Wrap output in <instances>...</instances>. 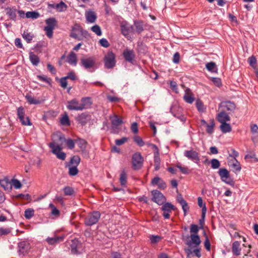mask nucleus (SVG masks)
Segmentation results:
<instances>
[{
    "label": "nucleus",
    "mask_w": 258,
    "mask_h": 258,
    "mask_svg": "<svg viewBox=\"0 0 258 258\" xmlns=\"http://www.w3.org/2000/svg\"><path fill=\"white\" fill-rule=\"evenodd\" d=\"M80 64L85 70L92 72L96 69V59L93 56L84 55L81 58Z\"/></svg>",
    "instance_id": "f257e3e1"
},
{
    "label": "nucleus",
    "mask_w": 258,
    "mask_h": 258,
    "mask_svg": "<svg viewBox=\"0 0 258 258\" xmlns=\"http://www.w3.org/2000/svg\"><path fill=\"white\" fill-rule=\"evenodd\" d=\"M101 214L98 211H93L87 214L84 219V224L88 226H91L96 224L100 218Z\"/></svg>",
    "instance_id": "f03ea898"
},
{
    "label": "nucleus",
    "mask_w": 258,
    "mask_h": 258,
    "mask_svg": "<svg viewBox=\"0 0 258 258\" xmlns=\"http://www.w3.org/2000/svg\"><path fill=\"white\" fill-rule=\"evenodd\" d=\"M144 159L141 153L136 152L132 156V167L135 170H140L143 167Z\"/></svg>",
    "instance_id": "7ed1b4c3"
},
{
    "label": "nucleus",
    "mask_w": 258,
    "mask_h": 258,
    "mask_svg": "<svg viewBox=\"0 0 258 258\" xmlns=\"http://www.w3.org/2000/svg\"><path fill=\"white\" fill-rule=\"evenodd\" d=\"M49 147L52 149V152L55 154L59 159L64 160L66 157L65 153L61 152L62 148L60 145L56 144L54 142L50 143Z\"/></svg>",
    "instance_id": "20e7f679"
},
{
    "label": "nucleus",
    "mask_w": 258,
    "mask_h": 258,
    "mask_svg": "<svg viewBox=\"0 0 258 258\" xmlns=\"http://www.w3.org/2000/svg\"><path fill=\"white\" fill-rule=\"evenodd\" d=\"M104 66L106 69L113 68L116 64L115 56L112 51L108 52L104 58Z\"/></svg>",
    "instance_id": "39448f33"
},
{
    "label": "nucleus",
    "mask_w": 258,
    "mask_h": 258,
    "mask_svg": "<svg viewBox=\"0 0 258 258\" xmlns=\"http://www.w3.org/2000/svg\"><path fill=\"white\" fill-rule=\"evenodd\" d=\"M161 208V211L163 212L162 216L166 219H169L170 217V213L172 211L176 210V207L170 203L166 202L163 205Z\"/></svg>",
    "instance_id": "423d86ee"
},
{
    "label": "nucleus",
    "mask_w": 258,
    "mask_h": 258,
    "mask_svg": "<svg viewBox=\"0 0 258 258\" xmlns=\"http://www.w3.org/2000/svg\"><path fill=\"white\" fill-rule=\"evenodd\" d=\"M218 174L222 181L231 185L234 184L233 180L230 177L229 172L226 168H220L219 170Z\"/></svg>",
    "instance_id": "0eeeda50"
},
{
    "label": "nucleus",
    "mask_w": 258,
    "mask_h": 258,
    "mask_svg": "<svg viewBox=\"0 0 258 258\" xmlns=\"http://www.w3.org/2000/svg\"><path fill=\"white\" fill-rule=\"evenodd\" d=\"M219 109L228 114H231L235 110L236 105L233 102L231 101H223L220 104Z\"/></svg>",
    "instance_id": "6e6552de"
},
{
    "label": "nucleus",
    "mask_w": 258,
    "mask_h": 258,
    "mask_svg": "<svg viewBox=\"0 0 258 258\" xmlns=\"http://www.w3.org/2000/svg\"><path fill=\"white\" fill-rule=\"evenodd\" d=\"M152 194L153 195L152 200L158 205H162L166 203V198L160 191L154 190L152 191Z\"/></svg>",
    "instance_id": "1a4fd4ad"
},
{
    "label": "nucleus",
    "mask_w": 258,
    "mask_h": 258,
    "mask_svg": "<svg viewBox=\"0 0 258 258\" xmlns=\"http://www.w3.org/2000/svg\"><path fill=\"white\" fill-rule=\"evenodd\" d=\"M17 115L21 123L24 125H30L31 123L28 116H25V110L23 107H20L17 109Z\"/></svg>",
    "instance_id": "9d476101"
},
{
    "label": "nucleus",
    "mask_w": 258,
    "mask_h": 258,
    "mask_svg": "<svg viewBox=\"0 0 258 258\" xmlns=\"http://www.w3.org/2000/svg\"><path fill=\"white\" fill-rule=\"evenodd\" d=\"M184 156L196 163L198 164L200 161L199 153L193 149L185 150Z\"/></svg>",
    "instance_id": "9b49d317"
},
{
    "label": "nucleus",
    "mask_w": 258,
    "mask_h": 258,
    "mask_svg": "<svg viewBox=\"0 0 258 258\" xmlns=\"http://www.w3.org/2000/svg\"><path fill=\"white\" fill-rule=\"evenodd\" d=\"M190 238V240L185 242V244L189 247H197L200 244L201 241L200 236L198 234H191Z\"/></svg>",
    "instance_id": "f8f14e48"
},
{
    "label": "nucleus",
    "mask_w": 258,
    "mask_h": 258,
    "mask_svg": "<svg viewBox=\"0 0 258 258\" xmlns=\"http://www.w3.org/2000/svg\"><path fill=\"white\" fill-rule=\"evenodd\" d=\"M120 27L121 33L125 37L135 33L134 26L126 22L122 23Z\"/></svg>",
    "instance_id": "ddd939ff"
},
{
    "label": "nucleus",
    "mask_w": 258,
    "mask_h": 258,
    "mask_svg": "<svg viewBox=\"0 0 258 258\" xmlns=\"http://www.w3.org/2000/svg\"><path fill=\"white\" fill-rule=\"evenodd\" d=\"M67 107L70 110L77 111H81L83 108L81 106V104L79 103L78 100L76 98L68 101V104Z\"/></svg>",
    "instance_id": "4468645a"
},
{
    "label": "nucleus",
    "mask_w": 258,
    "mask_h": 258,
    "mask_svg": "<svg viewBox=\"0 0 258 258\" xmlns=\"http://www.w3.org/2000/svg\"><path fill=\"white\" fill-rule=\"evenodd\" d=\"M30 249V244L27 241H21L18 243V251L20 254L24 255Z\"/></svg>",
    "instance_id": "2eb2a0df"
},
{
    "label": "nucleus",
    "mask_w": 258,
    "mask_h": 258,
    "mask_svg": "<svg viewBox=\"0 0 258 258\" xmlns=\"http://www.w3.org/2000/svg\"><path fill=\"white\" fill-rule=\"evenodd\" d=\"M82 27L78 24H75L72 27V31L70 34V36L73 38L78 39V40H82V38H79V36L78 35L79 32H80L82 29Z\"/></svg>",
    "instance_id": "dca6fc26"
},
{
    "label": "nucleus",
    "mask_w": 258,
    "mask_h": 258,
    "mask_svg": "<svg viewBox=\"0 0 258 258\" xmlns=\"http://www.w3.org/2000/svg\"><path fill=\"white\" fill-rule=\"evenodd\" d=\"M152 185H157L160 189H164L166 188V184L161 178L156 176L152 179L151 181Z\"/></svg>",
    "instance_id": "f3484780"
},
{
    "label": "nucleus",
    "mask_w": 258,
    "mask_h": 258,
    "mask_svg": "<svg viewBox=\"0 0 258 258\" xmlns=\"http://www.w3.org/2000/svg\"><path fill=\"white\" fill-rule=\"evenodd\" d=\"M220 112L217 115V119L219 122H224L230 120V117L228 113L219 110Z\"/></svg>",
    "instance_id": "a211bd4d"
},
{
    "label": "nucleus",
    "mask_w": 258,
    "mask_h": 258,
    "mask_svg": "<svg viewBox=\"0 0 258 258\" xmlns=\"http://www.w3.org/2000/svg\"><path fill=\"white\" fill-rule=\"evenodd\" d=\"M123 56L126 61L132 63L135 58V53L133 50L125 49L123 51Z\"/></svg>",
    "instance_id": "6ab92c4d"
},
{
    "label": "nucleus",
    "mask_w": 258,
    "mask_h": 258,
    "mask_svg": "<svg viewBox=\"0 0 258 258\" xmlns=\"http://www.w3.org/2000/svg\"><path fill=\"white\" fill-rule=\"evenodd\" d=\"M184 100L187 103L191 104L195 100L194 94L189 88L186 89L183 96Z\"/></svg>",
    "instance_id": "aec40b11"
},
{
    "label": "nucleus",
    "mask_w": 258,
    "mask_h": 258,
    "mask_svg": "<svg viewBox=\"0 0 258 258\" xmlns=\"http://www.w3.org/2000/svg\"><path fill=\"white\" fill-rule=\"evenodd\" d=\"M228 164L235 171H240L241 169L239 162L235 158H234V159H229L228 161Z\"/></svg>",
    "instance_id": "412c9836"
},
{
    "label": "nucleus",
    "mask_w": 258,
    "mask_h": 258,
    "mask_svg": "<svg viewBox=\"0 0 258 258\" xmlns=\"http://www.w3.org/2000/svg\"><path fill=\"white\" fill-rule=\"evenodd\" d=\"M81 102L82 103H81V106L83 107L82 110L84 109L89 108L92 104L91 98L89 97L82 98L81 99Z\"/></svg>",
    "instance_id": "4be33fe9"
},
{
    "label": "nucleus",
    "mask_w": 258,
    "mask_h": 258,
    "mask_svg": "<svg viewBox=\"0 0 258 258\" xmlns=\"http://www.w3.org/2000/svg\"><path fill=\"white\" fill-rule=\"evenodd\" d=\"M86 18L87 23H93L96 21L97 16L94 12L90 11L86 13Z\"/></svg>",
    "instance_id": "5701e85b"
},
{
    "label": "nucleus",
    "mask_w": 258,
    "mask_h": 258,
    "mask_svg": "<svg viewBox=\"0 0 258 258\" xmlns=\"http://www.w3.org/2000/svg\"><path fill=\"white\" fill-rule=\"evenodd\" d=\"M112 127L117 128L122 123V120L117 115H114L110 118Z\"/></svg>",
    "instance_id": "b1692460"
},
{
    "label": "nucleus",
    "mask_w": 258,
    "mask_h": 258,
    "mask_svg": "<svg viewBox=\"0 0 258 258\" xmlns=\"http://www.w3.org/2000/svg\"><path fill=\"white\" fill-rule=\"evenodd\" d=\"M240 243L238 241H235L232 243V251L235 255H239L241 253V248L240 247Z\"/></svg>",
    "instance_id": "393cba45"
},
{
    "label": "nucleus",
    "mask_w": 258,
    "mask_h": 258,
    "mask_svg": "<svg viewBox=\"0 0 258 258\" xmlns=\"http://www.w3.org/2000/svg\"><path fill=\"white\" fill-rule=\"evenodd\" d=\"M67 61L70 64L76 66L77 63V55L74 52H71L68 56Z\"/></svg>",
    "instance_id": "a878e982"
},
{
    "label": "nucleus",
    "mask_w": 258,
    "mask_h": 258,
    "mask_svg": "<svg viewBox=\"0 0 258 258\" xmlns=\"http://www.w3.org/2000/svg\"><path fill=\"white\" fill-rule=\"evenodd\" d=\"M59 140H64L67 144V147L70 149H73L75 147V145L76 144V140H72L71 139H65L64 136L63 135H61L59 137Z\"/></svg>",
    "instance_id": "bb28decb"
},
{
    "label": "nucleus",
    "mask_w": 258,
    "mask_h": 258,
    "mask_svg": "<svg viewBox=\"0 0 258 258\" xmlns=\"http://www.w3.org/2000/svg\"><path fill=\"white\" fill-rule=\"evenodd\" d=\"M63 236H54L53 237H48L46 240L48 244L53 245L63 240Z\"/></svg>",
    "instance_id": "cd10ccee"
},
{
    "label": "nucleus",
    "mask_w": 258,
    "mask_h": 258,
    "mask_svg": "<svg viewBox=\"0 0 258 258\" xmlns=\"http://www.w3.org/2000/svg\"><path fill=\"white\" fill-rule=\"evenodd\" d=\"M76 144L79 147L80 151L84 152L87 145V142L82 139L78 138L76 140Z\"/></svg>",
    "instance_id": "c85d7f7f"
},
{
    "label": "nucleus",
    "mask_w": 258,
    "mask_h": 258,
    "mask_svg": "<svg viewBox=\"0 0 258 258\" xmlns=\"http://www.w3.org/2000/svg\"><path fill=\"white\" fill-rule=\"evenodd\" d=\"M29 58L30 61L34 66H37L40 62V59L38 56L33 52L29 53Z\"/></svg>",
    "instance_id": "c756f323"
},
{
    "label": "nucleus",
    "mask_w": 258,
    "mask_h": 258,
    "mask_svg": "<svg viewBox=\"0 0 258 258\" xmlns=\"http://www.w3.org/2000/svg\"><path fill=\"white\" fill-rule=\"evenodd\" d=\"M221 124L220 126V128L222 133H227L231 131L232 128L230 124L226 123V122H221Z\"/></svg>",
    "instance_id": "7c9ffc66"
},
{
    "label": "nucleus",
    "mask_w": 258,
    "mask_h": 258,
    "mask_svg": "<svg viewBox=\"0 0 258 258\" xmlns=\"http://www.w3.org/2000/svg\"><path fill=\"white\" fill-rule=\"evenodd\" d=\"M215 121L214 119H211L209 121V123H208L206 126V132L209 134H212L214 132V127L215 126Z\"/></svg>",
    "instance_id": "2f4dec72"
},
{
    "label": "nucleus",
    "mask_w": 258,
    "mask_h": 258,
    "mask_svg": "<svg viewBox=\"0 0 258 258\" xmlns=\"http://www.w3.org/2000/svg\"><path fill=\"white\" fill-rule=\"evenodd\" d=\"M45 22L47 24L46 27L51 28L52 29H54L57 23L54 18H48L45 20Z\"/></svg>",
    "instance_id": "473e14b6"
},
{
    "label": "nucleus",
    "mask_w": 258,
    "mask_h": 258,
    "mask_svg": "<svg viewBox=\"0 0 258 258\" xmlns=\"http://www.w3.org/2000/svg\"><path fill=\"white\" fill-rule=\"evenodd\" d=\"M25 98L30 104H39L41 103V101L39 99H35L31 95H27Z\"/></svg>",
    "instance_id": "72a5a7b5"
},
{
    "label": "nucleus",
    "mask_w": 258,
    "mask_h": 258,
    "mask_svg": "<svg viewBox=\"0 0 258 258\" xmlns=\"http://www.w3.org/2000/svg\"><path fill=\"white\" fill-rule=\"evenodd\" d=\"M79 242L78 240L74 239L72 240V243L70 246L71 247V252L74 254L77 253V247L78 245L79 244Z\"/></svg>",
    "instance_id": "f704fd0d"
},
{
    "label": "nucleus",
    "mask_w": 258,
    "mask_h": 258,
    "mask_svg": "<svg viewBox=\"0 0 258 258\" xmlns=\"http://www.w3.org/2000/svg\"><path fill=\"white\" fill-rule=\"evenodd\" d=\"M134 24L135 26V32L141 33L144 30L143 24L142 22H135Z\"/></svg>",
    "instance_id": "c9c22d12"
},
{
    "label": "nucleus",
    "mask_w": 258,
    "mask_h": 258,
    "mask_svg": "<svg viewBox=\"0 0 258 258\" xmlns=\"http://www.w3.org/2000/svg\"><path fill=\"white\" fill-rule=\"evenodd\" d=\"M0 185L5 190H9L11 188V183L8 179H3L0 180Z\"/></svg>",
    "instance_id": "e433bc0d"
},
{
    "label": "nucleus",
    "mask_w": 258,
    "mask_h": 258,
    "mask_svg": "<svg viewBox=\"0 0 258 258\" xmlns=\"http://www.w3.org/2000/svg\"><path fill=\"white\" fill-rule=\"evenodd\" d=\"M7 14L9 18L12 20H15L16 18V10L8 8L6 9Z\"/></svg>",
    "instance_id": "4c0bfd02"
},
{
    "label": "nucleus",
    "mask_w": 258,
    "mask_h": 258,
    "mask_svg": "<svg viewBox=\"0 0 258 258\" xmlns=\"http://www.w3.org/2000/svg\"><path fill=\"white\" fill-rule=\"evenodd\" d=\"M127 175L125 171H122L120 175L119 181L121 185L125 186L126 184Z\"/></svg>",
    "instance_id": "58836bf2"
},
{
    "label": "nucleus",
    "mask_w": 258,
    "mask_h": 258,
    "mask_svg": "<svg viewBox=\"0 0 258 258\" xmlns=\"http://www.w3.org/2000/svg\"><path fill=\"white\" fill-rule=\"evenodd\" d=\"M206 68L208 71L212 72H215L217 70L216 63L213 61L208 62L206 65Z\"/></svg>",
    "instance_id": "ea45409f"
},
{
    "label": "nucleus",
    "mask_w": 258,
    "mask_h": 258,
    "mask_svg": "<svg viewBox=\"0 0 258 258\" xmlns=\"http://www.w3.org/2000/svg\"><path fill=\"white\" fill-rule=\"evenodd\" d=\"M39 16L40 14L38 12L35 11L27 12L26 13V17L27 18H32L33 19H36L39 18Z\"/></svg>",
    "instance_id": "a19ab883"
},
{
    "label": "nucleus",
    "mask_w": 258,
    "mask_h": 258,
    "mask_svg": "<svg viewBox=\"0 0 258 258\" xmlns=\"http://www.w3.org/2000/svg\"><path fill=\"white\" fill-rule=\"evenodd\" d=\"M34 215V210L33 209L29 208L26 209L24 212V216L26 219H30Z\"/></svg>",
    "instance_id": "79ce46f5"
},
{
    "label": "nucleus",
    "mask_w": 258,
    "mask_h": 258,
    "mask_svg": "<svg viewBox=\"0 0 258 258\" xmlns=\"http://www.w3.org/2000/svg\"><path fill=\"white\" fill-rule=\"evenodd\" d=\"M245 160L248 162H257V159L255 157V154L253 153H251L250 154H247L245 156Z\"/></svg>",
    "instance_id": "37998d69"
},
{
    "label": "nucleus",
    "mask_w": 258,
    "mask_h": 258,
    "mask_svg": "<svg viewBox=\"0 0 258 258\" xmlns=\"http://www.w3.org/2000/svg\"><path fill=\"white\" fill-rule=\"evenodd\" d=\"M23 37L28 43H30L33 38V35L28 31H24L22 34Z\"/></svg>",
    "instance_id": "c03bdc74"
},
{
    "label": "nucleus",
    "mask_w": 258,
    "mask_h": 258,
    "mask_svg": "<svg viewBox=\"0 0 258 258\" xmlns=\"http://www.w3.org/2000/svg\"><path fill=\"white\" fill-rule=\"evenodd\" d=\"M63 191L65 196H72L74 194V189L69 186H65L63 188Z\"/></svg>",
    "instance_id": "a18cd8bd"
},
{
    "label": "nucleus",
    "mask_w": 258,
    "mask_h": 258,
    "mask_svg": "<svg viewBox=\"0 0 258 258\" xmlns=\"http://www.w3.org/2000/svg\"><path fill=\"white\" fill-rule=\"evenodd\" d=\"M210 163L211 164V168L214 169H218L220 166V162L217 159H212L210 161Z\"/></svg>",
    "instance_id": "49530a36"
},
{
    "label": "nucleus",
    "mask_w": 258,
    "mask_h": 258,
    "mask_svg": "<svg viewBox=\"0 0 258 258\" xmlns=\"http://www.w3.org/2000/svg\"><path fill=\"white\" fill-rule=\"evenodd\" d=\"M49 207L51 209V215L58 217L60 214L59 211L53 205V204L50 203L49 205Z\"/></svg>",
    "instance_id": "de8ad7c7"
},
{
    "label": "nucleus",
    "mask_w": 258,
    "mask_h": 258,
    "mask_svg": "<svg viewBox=\"0 0 258 258\" xmlns=\"http://www.w3.org/2000/svg\"><path fill=\"white\" fill-rule=\"evenodd\" d=\"M91 30L98 36H101L102 35L100 27L98 25H95L92 26L91 28Z\"/></svg>",
    "instance_id": "09e8293b"
},
{
    "label": "nucleus",
    "mask_w": 258,
    "mask_h": 258,
    "mask_svg": "<svg viewBox=\"0 0 258 258\" xmlns=\"http://www.w3.org/2000/svg\"><path fill=\"white\" fill-rule=\"evenodd\" d=\"M80 158L78 156H74L70 160V163L74 166H77L80 162Z\"/></svg>",
    "instance_id": "8fccbe9b"
},
{
    "label": "nucleus",
    "mask_w": 258,
    "mask_h": 258,
    "mask_svg": "<svg viewBox=\"0 0 258 258\" xmlns=\"http://www.w3.org/2000/svg\"><path fill=\"white\" fill-rule=\"evenodd\" d=\"M88 115L85 113H82L79 116V121L82 124L85 125L87 123Z\"/></svg>",
    "instance_id": "3c124183"
},
{
    "label": "nucleus",
    "mask_w": 258,
    "mask_h": 258,
    "mask_svg": "<svg viewBox=\"0 0 258 258\" xmlns=\"http://www.w3.org/2000/svg\"><path fill=\"white\" fill-rule=\"evenodd\" d=\"M37 78L40 81L47 83L49 84H51V79L47 77L46 76L38 75Z\"/></svg>",
    "instance_id": "603ef678"
},
{
    "label": "nucleus",
    "mask_w": 258,
    "mask_h": 258,
    "mask_svg": "<svg viewBox=\"0 0 258 258\" xmlns=\"http://www.w3.org/2000/svg\"><path fill=\"white\" fill-rule=\"evenodd\" d=\"M67 5L63 2H60L59 4L55 5V8L59 12H63L67 8Z\"/></svg>",
    "instance_id": "864d4df0"
},
{
    "label": "nucleus",
    "mask_w": 258,
    "mask_h": 258,
    "mask_svg": "<svg viewBox=\"0 0 258 258\" xmlns=\"http://www.w3.org/2000/svg\"><path fill=\"white\" fill-rule=\"evenodd\" d=\"M161 237L159 235H151L150 240L152 244H155L161 240Z\"/></svg>",
    "instance_id": "5fc2aeb1"
},
{
    "label": "nucleus",
    "mask_w": 258,
    "mask_h": 258,
    "mask_svg": "<svg viewBox=\"0 0 258 258\" xmlns=\"http://www.w3.org/2000/svg\"><path fill=\"white\" fill-rule=\"evenodd\" d=\"M78 173L77 166H73L69 167V174L71 176L76 175Z\"/></svg>",
    "instance_id": "6e6d98bb"
},
{
    "label": "nucleus",
    "mask_w": 258,
    "mask_h": 258,
    "mask_svg": "<svg viewBox=\"0 0 258 258\" xmlns=\"http://www.w3.org/2000/svg\"><path fill=\"white\" fill-rule=\"evenodd\" d=\"M250 130L254 137H258V126L256 124L251 125Z\"/></svg>",
    "instance_id": "4d7b16f0"
},
{
    "label": "nucleus",
    "mask_w": 258,
    "mask_h": 258,
    "mask_svg": "<svg viewBox=\"0 0 258 258\" xmlns=\"http://www.w3.org/2000/svg\"><path fill=\"white\" fill-rule=\"evenodd\" d=\"M11 183V185L12 184L16 189L20 188L22 186L20 181L17 179H13Z\"/></svg>",
    "instance_id": "13d9d810"
},
{
    "label": "nucleus",
    "mask_w": 258,
    "mask_h": 258,
    "mask_svg": "<svg viewBox=\"0 0 258 258\" xmlns=\"http://www.w3.org/2000/svg\"><path fill=\"white\" fill-rule=\"evenodd\" d=\"M200 228L196 224H191L190 227V232L191 234H198Z\"/></svg>",
    "instance_id": "bf43d9fd"
},
{
    "label": "nucleus",
    "mask_w": 258,
    "mask_h": 258,
    "mask_svg": "<svg viewBox=\"0 0 258 258\" xmlns=\"http://www.w3.org/2000/svg\"><path fill=\"white\" fill-rule=\"evenodd\" d=\"M128 139V138L123 137L121 139L115 140V143L117 146H121L126 142Z\"/></svg>",
    "instance_id": "052dcab7"
},
{
    "label": "nucleus",
    "mask_w": 258,
    "mask_h": 258,
    "mask_svg": "<svg viewBox=\"0 0 258 258\" xmlns=\"http://www.w3.org/2000/svg\"><path fill=\"white\" fill-rule=\"evenodd\" d=\"M239 155V153L238 152H237L236 150H235L233 149H231V153L229 154V156L228 157V160L229 159H234V158H235L238 157Z\"/></svg>",
    "instance_id": "680f3d73"
},
{
    "label": "nucleus",
    "mask_w": 258,
    "mask_h": 258,
    "mask_svg": "<svg viewBox=\"0 0 258 258\" xmlns=\"http://www.w3.org/2000/svg\"><path fill=\"white\" fill-rule=\"evenodd\" d=\"M134 141L140 147H142L145 145L144 141L139 136H135L134 138Z\"/></svg>",
    "instance_id": "e2e57ef3"
},
{
    "label": "nucleus",
    "mask_w": 258,
    "mask_h": 258,
    "mask_svg": "<svg viewBox=\"0 0 258 258\" xmlns=\"http://www.w3.org/2000/svg\"><path fill=\"white\" fill-rule=\"evenodd\" d=\"M196 107L198 110L200 112H203L204 110V105L203 102L200 100H197L196 101Z\"/></svg>",
    "instance_id": "0e129e2a"
},
{
    "label": "nucleus",
    "mask_w": 258,
    "mask_h": 258,
    "mask_svg": "<svg viewBox=\"0 0 258 258\" xmlns=\"http://www.w3.org/2000/svg\"><path fill=\"white\" fill-rule=\"evenodd\" d=\"M54 29H52L51 28H48L46 26L44 27V30L46 32V35L48 38H51L53 35V30Z\"/></svg>",
    "instance_id": "69168bd1"
},
{
    "label": "nucleus",
    "mask_w": 258,
    "mask_h": 258,
    "mask_svg": "<svg viewBox=\"0 0 258 258\" xmlns=\"http://www.w3.org/2000/svg\"><path fill=\"white\" fill-rule=\"evenodd\" d=\"M11 230L9 228H0V236L6 235L9 234Z\"/></svg>",
    "instance_id": "338daca9"
},
{
    "label": "nucleus",
    "mask_w": 258,
    "mask_h": 258,
    "mask_svg": "<svg viewBox=\"0 0 258 258\" xmlns=\"http://www.w3.org/2000/svg\"><path fill=\"white\" fill-rule=\"evenodd\" d=\"M60 122L63 125H69L70 121L67 115L63 116L60 119Z\"/></svg>",
    "instance_id": "774afa93"
}]
</instances>
